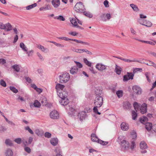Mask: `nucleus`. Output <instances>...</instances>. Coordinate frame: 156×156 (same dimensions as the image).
Returning <instances> with one entry per match:
<instances>
[{"instance_id": "obj_6", "label": "nucleus", "mask_w": 156, "mask_h": 156, "mask_svg": "<svg viewBox=\"0 0 156 156\" xmlns=\"http://www.w3.org/2000/svg\"><path fill=\"white\" fill-rule=\"evenodd\" d=\"M134 76V74L132 73L128 72L127 74L123 76V80L124 81H126L130 79L132 80L133 79Z\"/></svg>"}, {"instance_id": "obj_27", "label": "nucleus", "mask_w": 156, "mask_h": 156, "mask_svg": "<svg viewBox=\"0 0 156 156\" xmlns=\"http://www.w3.org/2000/svg\"><path fill=\"white\" fill-rule=\"evenodd\" d=\"M91 140L92 141L97 142L99 138L94 133H92L91 135Z\"/></svg>"}, {"instance_id": "obj_48", "label": "nucleus", "mask_w": 156, "mask_h": 156, "mask_svg": "<svg viewBox=\"0 0 156 156\" xmlns=\"http://www.w3.org/2000/svg\"><path fill=\"white\" fill-rule=\"evenodd\" d=\"M5 143L6 145L9 146H12L13 145V144L11 142V141L9 139L5 140Z\"/></svg>"}, {"instance_id": "obj_10", "label": "nucleus", "mask_w": 156, "mask_h": 156, "mask_svg": "<svg viewBox=\"0 0 156 156\" xmlns=\"http://www.w3.org/2000/svg\"><path fill=\"white\" fill-rule=\"evenodd\" d=\"M58 95L61 98L65 99L67 98L68 94L65 91H61L58 93Z\"/></svg>"}, {"instance_id": "obj_8", "label": "nucleus", "mask_w": 156, "mask_h": 156, "mask_svg": "<svg viewBox=\"0 0 156 156\" xmlns=\"http://www.w3.org/2000/svg\"><path fill=\"white\" fill-rule=\"evenodd\" d=\"M132 89L134 92L136 94H140L142 92V90L140 87L137 85L134 86Z\"/></svg>"}, {"instance_id": "obj_13", "label": "nucleus", "mask_w": 156, "mask_h": 156, "mask_svg": "<svg viewBox=\"0 0 156 156\" xmlns=\"http://www.w3.org/2000/svg\"><path fill=\"white\" fill-rule=\"evenodd\" d=\"M121 129L123 131H126L129 128L128 124L125 122H122L120 125Z\"/></svg>"}, {"instance_id": "obj_53", "label": "nucleus", "mask_w": 156, "mask_h": 156, "mask_svg": "<svg viewBox=\"0 0 156 156\" xmlns=\"http://www.w3.org/2000/svg\"><path fill=\"white\" fill-rule=\"evenodd\" d=\"M14 141L17 144H20L22 142V140L20 138H19L16 139Z\"/></svg>"}, {"instance_id": "obj_26", "label": "nucleus", "mask_w": 156, "mask_h": 156, "mask_svg": "<svg viewBox=\"0 0 156 156\" xmlns=\"http://www.w3.org/2000/svg\"><path fill=\"white\" fill-rule=\"evenodd\" d=\"M71 41L76 42L78 43H80L84 45H90L89 43L87 42H83L82 41L78 40L76 39H71Z\"/></svg>"}, {"instance_id": "obj_1", "label": "nucleus", "mask_w": 156, "mask_h": 156, "mask_svg": "<svg viewBox=\"0 0 156 156\" xmlns=\"http://www.w3.org/2000/svg\"><path fill=\"white\" fill-rule=\"evenodd\" d=\"M74 9L77 12H83L86 10L84 5L81 2L77 3L74 7Z\"/></svg>"}, {"instance_id": "obj_25", "label": "nucleus", "mask_w": 156, "mask_h": 156, "mask_svg": "<svg viewBox=\"0 0 156 156\" xmlns=\"http://www.w3.org/2000/svg\"><path fill=\"white\" fill-rule=\"evenodd\" d=\"M37 47L44 52L47 53L48 51V49L47 48H44L43 46L41 45H38Z\"/></svg>"}, {"instance_id": "obj_41", "label": "nucleus", "mask_w": 156, "mask_h": 156, "mask_svg": "<svg viewBox=\"0 0 156 156\" xmlns=\"http://www.w3.org/2000/svg\"><path fill=\"white\" fill-rule=\"evenodd\" d=\"M97 142L98 143L103 145H105L107 144H108V142L107 141H103L100 139H98V140L97 141Z\"/></svg>"}, {"instance_id": "obj_37", "label": "nucleus", "mask_w": 156, "mask_h": 156, "mask_svg": "<svg viewBox=\"0 0 156 156\" xmlns=\"http://www.w3.org/2000/svg\"><path fill=\"white\" fill-rule=\"evenodd\" d=\"M12 68L16 72H20V69L19 65L17 64L13 65L12 66Z\"/></svg>"}, {"instance_id": "obj_7", "label": "nucleus", "mask_w": 156, "mask_h": 156, "mask_svg": "<svg viewBox=\"0 0 156 156\" xmlns=\"http://www.w3.org/2000/svg\"><path fill=\"white\" fill-rule=\"evenodd\" d=\"M68 113L70 116L75 115L78 113V111L76 109H75V108H69L67 109Z\"/></svg>"}, {"instance_id": "obj_47", "label": "nucleus", "mask_w": 156, "mask_h": 156, "mask_svg": "<svg viewBox=\"0 0 156 156\" xmlns=\"http://www.w3.org/2000/svg\"><path fill=\"white\" fill-rule=\"evenodd\" d=\"M84 62L85 64L91 67V63L89 62L87 59L84 58L83 59Z\"/></svg>"}, {"instance_id": "obj_38", "label": "nucleus", "mask_w": 156, "mask_h": 156, "mask_svg": "<svg viewBox=\"0 0 156 156\" xmlns=\"http://www.w3.org/2000/svg\"><path fill=\"white\" fill-rule=\"evenodd\" d=\"M148 119L147 117L143 116L142 118H140V121L142 123L144 124L147 121Z\"/></svg>"}, {"instance_id": "obj_15", "label": "nucleus", "mask_w": 156, "mask_h": 156, "mask_svg": "<svg viewBox=\"0 0 156 156\" xmlns=\"http://www.w3.org/2000/svg\"><path fill=\"white\" fill-rule=\"evenodd\" d=\"M61 100L59 101L60 104L62 106H66L69 103V100L67 98L65 99L61 98Z\"/></svg>"}, {"instance_id": "obj_60", "label": "nucleus", "mask_w": 156, "mask_h": 156, "mask_svg": "<svg viewBox=\"0 0 156 156\" xmlns=\"http://www.w3.org/2000/svg\"><path fill=\"white\" fill-rule=\"evenodd\" d=\"M0 84L4 87H5L6 86V83L3 80H2L0 81Z\"/></svg>"}, {"instance_id": "obj_39", "label": "nucleus", "mask_w": 156, "mask_h": 156, "mask_svg": "<svg viewBox=\"0 0 156 156\" xmlns=\"http://www.w3.org/2000/svg\"><path fill=\"white\" fill-rule=\"evenodd\" d=\"M100 19L103 21H107V19L106 18L105 14V13H102L100 16Z\"/></svg>"}, {"instance_id": "obj_23", "label": "nucleus", "mask_w": 156, "mask_h": 156, "mask_svg": "<svg viewBox=\"0 0 156 156\" xmlns=\"http://www.w3.org/2000/svg\"><path fill=\"white\" fill-rule=\"evenodd\" d=\"M6 156H12L13 154V152L12 150L9 148H7L5 152Z\"/></svg>"}, {"instance_id": "obj_64", "label": "nucleus", "mask_w": 156, "mask_h": 156, "mask_svg": "<svg viewBox=\"0 0 156 156\" xmlns=\"http://www.w3.org/2000/svg\"><path fill=\"white\" fill-rule=\"evenodd\" d=\"M136 144L134 141H132L131 142V145L130 148L131 149L133 150L135 147Z\"/></svg>"}, {"instance_id": "obj_51", "label": "nucleus", "mask_w": 156, "mask_h": 156, "mask_svg": "<svg viewBox=\"0 0 156 156\" xmlns=\"http://www.w3.org/2000/svg\"><path fill=\"white\" fill-rule=\"evenodd\" d=\"M55 18L61 21H65V18L62 16H58L56 17Z\"/></svg>"}, {"instance_id": "obj_61", "label": "nucleus", "mask_w": 156, "mask_h": 156, "mask_svg": "<svg viewBox=\"0 0 156 156\" xmlns=\"http://www.w3.org/2000/svg\"><path fill=\"white\" fill-rule=\"evenodd\" d=\"M0 29L3 30H5V24H4L2 23H0Z\"/></svg>"}, {"instance_id": "obj_62", "label": "nucleus", "mask_w": 156, "mask_h": 156, "mask_svg": "<svg viewBox=\"0 0 156 156\" xmlns=\"http://www.w3.org/2000/svg\"><path fill=\"white\" fill-rule=\"evenodd\" d=\"M123 137L122 136H119L118 138L117 141L119 143H121L122 142V141H123L122 139H123Z\"/></svg>"}, {"instance_id": "obj_16", "label": "nucleus", "mask_w": 156, "mask_h": 156, "mask_svg": "<svg viewBox=\"0 0 156 156\" xmlns=\"http://www.w3.org/2000/svg\"><path fill=\"white\" fill-rule=\"evenodd\" d=\"M51 3L53 6L55 8H57L60 5V2L59 0H52Z\"/></svg>"}, {"instance_id": "obj_29", "label": "nucleus", "mask_w": 156, "mask_h": 156, "mask_svg": "<svg viewBox=\"0 0 156 156\" xmlns=\"http://www.w3.org/2000/svg\"><path fill=\"white\" fill-rule=\"evenodd\" d=\"M69 19L70 21L73 25V27H75V26H77V24L78 23L75 18H70Z\"/></svg>"}, {"instance_id": "obj_56", "label": "nucleus", "mask_w": 156, "mask_h": 156, "mask_svg": "<svg viewBox=\"0 0 156 156\" xmlns=\"http://www.w3.org/2000/svg\"><path fill=\"white\" fill-rule=\"evenodd\" d=\"M74 62L76 64V67H78L80 68H81L83 67L82 65L80 62L76 61H74Z\"/></svg>"}, {"instance_id": "obj_20", "label": "nucleus", "mask_w": 156, "mask_h": 156, "mask_svg": "<svg viewBox=\"0 0 156 156\" xmlns=\"http://www.w3.org/2000/svg\"><path fill=\"white\" fill-rule=\"evenodd\" d=\"M31 86L39 94H40V93L42 92V91L41 89L37 88L36 85L34 84H31Z\"/></svg>"}, {"instance_id": "obj_49", "label": "nucleus", "mask_w": 156, "mask_h": 156, "mask_svg": "<svg viewBox=\"0 0 156 156\" xmlns=\"http://www.w3.org/2000/svg\"><path fill=\"white\" fill-rule=\"evenodd\" d=\"M9 89L11 90L15 93H16L18 92V90L14 87L10 86Z\"/></svg>"}, {"instance_id": "obj_3", "label": "nucleus", "mask_w": 156, "mask_h": 156, "mask_svg": "<svg viewBox=\"0 0 156 156\" xmlns=\"http://www.w3.org/2000/svg\"><path fill=\"white\" fill-rule=\"evenodd\" d=\"M103 98L101 96H96L94 100V107H100L102 105Z\"/></svg>"}, {"instance_id": "obj_9", "label": "nucleus", "mask_w": 156, "mask_h": 156, "mask_svg": "<svg viewBox=\"0 0 156 156\" xmlns=\"http://www.w3.org/2000/svg\"><path fill=\"white\" fill-rule=\"evenodd\" d=\"M41 105H42L43 106H45L47 107H51L52 106V104L50 103H48L46 101V99L45 98H44L41 101Z\"/></svg>"}, {"instance_id": "obj_19", "label": "nucleus", "mask_w": 156, "mask_h": 156, "mask_svg": "<svg viewBox=\"0 0 156 156\" xmlns=\"http://www.w3.org/2000/svg\"><path fill=\"white\" fill-rule=\"evenodd\" d=\"M78 68L76 66H73L71 68L70 71V73L73 75L76 74L77 73Z\"/></svg>"}, {"instance_id": "obj_21", "label": "nucleus", "mask_w": 156, "mask_h": 156, "mask_svg": "<svg viewBox=\"0 0 156 156\" xmlns=\"http://www.w3.org/2000/svg\"><path fill=\"white\" fill-rule=\"evenodd\" d=\"M136 112H137L138 110H140V112L142 114H144L147 111V108H134Z\"/></svg>"}, {"instance_id": "obj_36", "label": "nucleus", "mask_w": 156, "mask_h": 156, "mask_svg": "<svg viewBox=\"0 0 156 156\" xmlns=\"http://www.w3.org/2000/svg\"><path fill=\"white\" fill-rule=\"evenodd\" d=\"M35 133L38 136H41L43 135V132L42 131H40L38 129H37L35 131Z\"/></svg>"}, {"instance_id": "obj_59", "label": "nucleus", "mask_w": 156, "mask_h": 156, "mask_svg": "<svg viewBox=\"0 0 156 156\" xmlns=\"http://www.w3.org/2000/svg\"><path fill=\"white\" fill-rule=\"evenodd\" d=\"M140 106L141 104L136 102H134L133 104V107H140Z\"/></svg>"}, {"instance_id": "obj_11", "label": "nucleus", "mask_w": 156, "mask_h": 156, "mask_svg": "<svg viewBox=\"0 0 156 156\" xmlns=\"http://www.w3.org/2000/svg\"><path fill=\"white\" fill-rule=\"evenodd\" d=\"M96 68L100 71L106 69V66L101 63H98L96 65Z\"/></svg>"}, {"instance_id": "obj_50", "label": "nucleus", "mask_w": 156, "mask_h": 156, "mask_svg": "<svg viewBox=\"0 0 156 156\" xmlns=\"http://www.w3.org/2000/svg\"><path fill=\"white\" fill-rule=\"evenodd\" d=\"M26 54L28 56H31L33 55V54L34 53V51L33 50H31L29 51H25Z\"/></svg>"}, {"instance_id": "obj_24", "label": "nucleus", "mask_w": 156, "mask_h": 156, "mask_svg": "<svg viewBox=\"0 0 156 156\" xmlns=\"http://www.w3.org/2000/svg\"><path fill=\"white\" fill-rule=\"evenodd\" d=\"M95 93L97 96H100V95L102 93V91L101 90L99 87H96L95 90Z\"/></svg>"}, {"instance_id": "obj_54", "label": "nucleus", "mask_w": 156, "mask_h": 156, "mask_svg": "<svg viewBox=\"0 0 156 156\" xmlns=\"http://www.w3.org/2000/svg\"><path fill=\"white\" fill-rule=\"evenodd\" d=\"M37 54L39 59L41 61H43L44 60V59L42 56L41 55L39 52H37Z\"/></svg>"}, {"instance_id": "obj_32", "label": "nucleus", "mask_w": 156, "mask_h": 156, "mask_svg": "<svg viewBox=\"0 0 156 156\" xmlns=\"http://www.w3.org/2000/svg\"><path fill=\"white\" fill-rule=\"evenodd\" d=\"M83 12L85 16L88 18H91L93 17V15L91 13L86 11V10L83 11Z\"/></svg>"}, {"instance_id": "obj_40", "label": "nucleus", "mask_w": 156, "mask_h": 156, "mask_svg": "<svg viewBox=\"0 0 156 156\" xmlns=\"http://www.w3.org/2000/svg\"><path fill=\"white\" fill-rule=\"evenodd\" d=\"M123 105L124 107H131V104L128 101L124 102Z\"/></svg>"}, {"instance_id": "obj_35", "label": "nucleus", "mask_w": 156, "mask_h": 156, "mask_svg": "<svg viewBox=\"0 0 156 156\" xmlns=\"http://www.w3.org/2000/svg\"><path fill=\"white\" fill-rule=\"evenodd\" d=\"M5 27L7 31L11 30L12 29V25L9 23L5 24Z\"/></svg>"}, {"instance_id": "obj_2", "label": "nucleus", "mask_w": 156, "mask_h": 156, "mask_svg": "<svg viewBox=\"0 0 156 156\" xmlns=\"http://www.w3.org/2000/svg\"><path fill=\"white\" fill-rule=\"evenodd\" d=\"M60 82L61 83H64L67 82L70 79V75L69 73H66L59 76Z\"/></svg>"}, {"instance_id": "obj_5", "label": "nucleus", "mask_w": 156, "mask_h": 156, "mask_svg": "<svg viewBox=\"0 0 156 156\" xmlns=\"http://www.w3.org/2000/svg\"><path fill=\"white\" fill-rule=\"evenodd\" d=\"M50 116L51 119H58L59 118V113L55 110H54L50 113Z\"/></svg>"}, {"instance_id": "obj_45", "label": "nucleus", "mask_w": 156, "mask_h": 156, "mask_svg": "<svg viewBox=\"0 0 156 156\" xmlns=\"http://www.w3.org/2000/svg\"><path fill=\"white\" fill-rule=\"evenodd\" d=\"M51 9V8L50 7V6L48 5H47L46 7H42L40 8L39 9V10L40 11L46 10L50 9Z\"/></svg>"}, {"instance_id": "obj_52", "label": "nucleus", "mask_w": 156, "mask_h": 156, "mask_svg": "<svg viewBox=\"0 0 156 156\" xmlns=\"http://www.w3.org/2000/svg\"><path fill=\"white\" fill-rule=\"evenodd\" d=\"M25 130H28V132L31 134H33L34 132L30 128L29 126H27L25 128Z\"/></svg>"}, {"instance_id": "obj_18", "label": "nucleus", "mask_w": 156, "mask_h": 156, "mask_svg": "<svg viewBox=\"0 0 156 156\" xmlns=\"http://www.w3.org/2000/svg\"><path fill=\"white\" fill-rule=\"evenodd\" d=\"M122 70V69L117 65H115V72L118 75H120Z\"/></svg>"}, {"instance_id": "obj_44", "label": "nucleus", "mask_w": 156, "mask_h": 156, "mask_svg": "<svg viewBox=\"0 0 156 156\" xmlns=\"http://www.w3.org/2000/svg\"><path fill=\"white\" fill-rule=\"evenodd\" d=\"M37 4L36 3H34V4L27 6L26 7V9L28 10H30L32 8H34V7H35L37 6Z\"/></svg>"}, {"instance_id": "obj_17", "label": "nucleus", "mask_w": 156, "mask_h": 156, "mask_svg": "<svg viewBox=\"0 0 156 156\" xmlns=\"http://www.w3.org/2000/svg\"><path fill=\"white\" fill-rule=\"evenodd\" d=\"M122 146L125 149H127L129 147V143L126 140H123V141L121 143Z\"/></svg>"}, {"instance_id": "obj_33", "label": "nucleus", "mask_w": 156, "mask_h": 156, "mask_svg": "<svg viewBox=\"0 0 156 156\" xmlns=\"http://www.w3.org/2000/svg\"><path fill=\"white\" fill-rule=\"evenodd\" d=\"M137 112L135 110H132L131 112L132 119L134 120H135L136 119L137 116Z\"/></svg>"}, {"instance_id": "obj_57", "label": "nucleus", "mask_w": 156, "mask_h": 156, "mask_svg": "<svg viewBox=\"0 0 156 156\" xmlns=\"http://www.w3.org/2000/svg\"><path fill=\"white\" fill-rule=\"evenodd\" d=\"M133 39H135V40L138 41H140V42H141L144 43H147V44H149V41H145L142 40H140V39H137L136 38H133Z\"/></svg>"}, {"instance_id": "obj_14", "label": "nucleus", "mask_w": 156, "mask_h": 156, "mask_svg": "<svg viewBox=\"0 0 156 156\" xmlns=\"http://www.w3.org/2000/svg\"><path fill=\"white\" fill-rule=\"evenodd\" d=\"M86 112L85 111H82L78 113V116L80 118V120H82L84 119L86 117Z\"/></svg>"}, {"instance_id": "obj_63", "label": "nucleus", "mask_w": 156, "mask_h": 156, "mask_svg": "<svg viewBox=\"0 0 156 156\" xmlns=\"http://www.w3.org/2000/svg\"><path fill=\"white\" fill-rule=\"evenodd\" d=\"M93 110L94 112L95 113L99 115L101 114V113L98 111L97 108H93Z\"/></svg>"}, {"instance_id": "obj_43", "label": "nucleus", "mask_w": 156, "mask_h": 156, "mask_svg": "<svg viewBox=\"0 0 156 156\" xmlns=\"http://www.w3.org/2000/svg\"><path fill=\"white\" fill-rule=\"evenodd\" d=\"M35 107H39L41 106V103L38 100H35L34 103Z\"/></svg>"}, {"instance_id": "obj_12", "label": "nucleus", "mask_w": 156, "mask_h": 156, "mask_svg": "<svg viewBox=\"0 0 156 156\" xmlns=\"http://www.w3.org/2000/svg\"><path fill=\"white\" fill-rule=\"evenodd\" d=\"M33 138L31 137H30L28 140V141L26 139H23L22 140V142L25 146H27L28 144H30L33 141Z\"/></svg>"}, {"instance_id": "obj_34", "label": "nucleus", "mask_w": 156, "mask_h": 156, "mask_svg": "<svg viewBox=\"0 0 156 156\" xmlns=\"http://www.w3.org/2000/svg\"><path fill=\"white\" fill-rule=\"evenodd\" d=\"M130 6L134 11L137 12L139 10V9L136 5L133 4H131L130 5Z\"/></svg>"}, {"instance_id": "obj_42", "label": "nucleus", "mask_w": 156, "mask_h": 156, "mask_svg": "<svg viewBox=\"0 0 156 156\" xmlns=\"http://www.w3.org/2000/svg\"><path fill=\"white\" fill-rule=\"evenodd\" d=\"M140 23L143 25L146 26V27H151L152 26V23L150 22V21H148L147 22L146 24H144V23H142L140 22Z\"/></svg>"}, {"instance_id": "obj_28", "label": "nucleus", "mask_w": 156, "mask_h": 156, "mask_svg": "<svg viewBox=\"0 0 156 156\" xmlns=\"http://www.w3.org/2000/svg\"><path fill=\"white\" fill-rule=\"evenodd\" d=\"M20 48L23 50V51L25 52L27 51L28 50L27 47L24 45L23 42H21L20 44Z\"/></svg>"}, {"instance_id": "obj_55", "label": "nucleus", "mask_w": 156, "mask_h": 156, "mask_svg": "<svg viewBox=\"0 0 156 156\" xmlns=\"http://www.w3.org/2000/svg\"><path fill=\"white\" fill-rule=\"evenodd\" d=\"M147 62L148 63H146L145 64H146L147 66H153L154 63L153 62L150 60L147 61Z\"/></svg>"}, {"instance_id": "obj_30", "label": "nucleus", "mask_w": 156, "mask_h": 156, "mask_svg": "<svg viewBox=\"0 0 156 156\" xmlns=\"http://www.w3.org/2000/svg\"><path fill=\"white\" fill-rule=\"evenodd\" d=\"M152 124L150 122H147L146 123V128L147 131H150L152 129Z\"/></svg>"}, {"instance_id": "obj_58", "label": "nucleus", "mask_w": 156, "mask_h": 156, "mask_svg": "<svg viewBox=\"0 0 156 156\" xmlns=\"http://www.w3.org/2000/svg\"><path fill=\"white\" fill-rule=\"evenodd\" d=\"M44 136L45 137L50 138L51 136V134L48 132H46L44 134Z\"/></svg>"}, {"instance_id": "obj_22", "label": "nucleus", "mask_w": 156, "mask_h": 156, "mask_svg": "<svg viewBox=\"0 0 156 156\" xmlns=\"http://www.w3.org/2000/svg\"><path fill=\"white\" fill-rule=\"evenodd\" d=\"M58 139L57 138H52L50 140L51 144L54 146L58 144Z\"/></svg>"}, {"instance_id": "obj_31", "label": "nucleus", "mask_w": 156, "mask_h": 156, "mask_svg": "<svg viewBox=\"0 0 156 156\" xmlns=\"http://www.w3.org/2000/svg\"><path fill=\"white\" fill-rule=\"evenodd\" d=\"M65 86L63 85L58 83L56 84L55 86V89L57 90H59V89H61V91H63L62 90L63 88H64Z\"/></svg>"}, {"instance_id": "obj_4", "label": "nucleus", "mask_w": 156, "mask_h": 156, "mask_svg": "<svg viewBox=\"0 0 156 156\" xmlns=\"http://www.w3.org/2000/svg\"><path fill=\"white\" fill-rule=\"evenodd\" d=\"M140 149L141 150V153L144 154L147 153V151L145 150L147 148V146L146 143L144 141H141L140 144Z\"/></svg>"}, {"instance_id": "obj_46", "label": "nucleus", "mask_w": 156, "mask_h": 156, "mask_svg": "<svg viewBox=\"0 0 156 156\" xmlns=\"http://www.w3.org/2000/svg\"><path fill=\"white\" fill-rule=\"evenodd\" d=\"M116 94L119 98H120L123 95V91L121 90H118L116 92Z\"/></svg>"}]
</instances>
